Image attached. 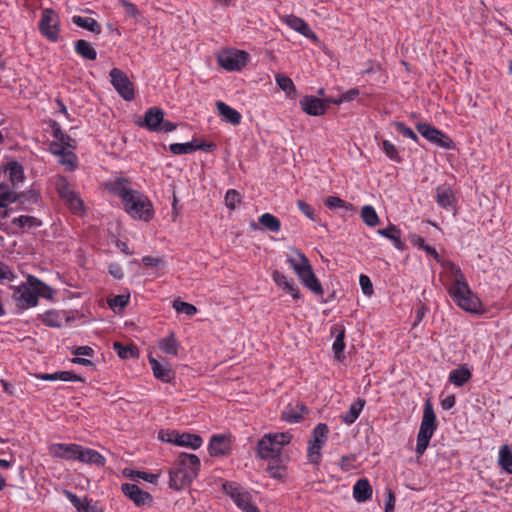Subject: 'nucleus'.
Instances as JSON below:
<instances>
[{"mask_svg":"<svg viewBox=\"0 0 512 512\" xmlns=\"http://www.w3.org/2000/svg\"><path fill=\"white\" fill-rule=\"evenodd\" d=\"M297 207L307 218L315 220L314 210L308 203L303 200H298Z\"/></svg>","mask_w":512,"mask_h":512,"instance_id":"774afa93","label":"nucleus"},{"mask_svg":"<svg viewBox=\"0 0 512 512\" xmlns=\"http://www.w3.org/2000/svg\"><path fill=\"white\" fill-rule=\"evenodd\" d=\"M372 486L366 478L358 479L353 485V497L359 503H364L372 497Z\"/></svg>","mask_w":512,"mask_h":512,"instance_id":"5701e85b","label":"nucleus"},{"mask_svg":"<svg viewBox=\"0 0 512 512\" xmlns=\"http://www.w3.org/2000/svg\"><path fill=\"white\" fill-rule=\"evenodd\" d=\"M361 218L363 222L369 227H375L380 222L379 216L375 208L371 205H365L362 207Z\"/></svg>","mask_w":512,"mask_h":512,"instance_id":"a19ab883","label":"nucleus"},{"mask_svg":"<svg viewBox=\"0 0 512 512\" xmlns=\"http://www.w3.org/2000/svg\"><path fill=\"white\" fill-rule=\"evenodd\" d=\"M325 205L331 210L343 209L345 211H350V212L354 211L353 204H351L337 196L327 197L325 199Z\"/></svg>","mask_w":512,"mask_h":512,"instance_id":"a18cd8bd","label":"nucleus"},{"mask_svg":"<svg viewBox=\"0 0 512 512\" xmlns=\"http://www.w3.org/2000/svg\"><path fill=\"white\" fill-rule=\"evenodd\" d=\"M59 15L51 8L43 9L38 24L40 33L50 42H57L60 36Z\"/></svg>","mask_w":512,"mask_h":512,"instance_id":"9d476101","label":"nucleus"},{"mask_svg":"<svg viewBox=\"0 0 512 512\" xmlns=\"http://www.w3.org/2000/svg\"><path fill=\"white\" fill-rule=\"evenodd\" d=\"M76 54L85 60H96L97 51L92 44L86 40L80 39L74 43Z\"/></svg>","mask_w":512,"mask_h":512,"instance_id":"2f4dec72","label":"nucleus"},{"mask_svg":"<svg viewBox=\"0 0 512 512\" xmlns=\"http://www.w3.org/2000/svg\"><path fill=\"white\" fill-rule=\"evenodd\" d=\"M282 418L288 423H298L303 419V415L293 409H286L282 413Z\"/></svg>","mask_w":512,"mask_h":512,"instance_id":"e2e57ef3","label":"nucleus"},{"mask_svg":"<svg viewBox=\"0 0 512 512\" xmlns=\"http://www.w3.org/2000/svg\"><path fill=\"white\" fill-rule=\"evenodd\" d=\"M109 76L112 86L125 101H132L135 98L134 85L122 70L113 68Z\"/></svg>","mask_w":512,"mask_h":512,"instance_id":"f8f14e48","label":"nucleus"},{"mask_svg":"<svg viewBox=\"0 0 512 512\" xmlns=\"http://www.w3.org/2000/svg\"><path fill=\"white\" fill-rule=\"evenodd\" d=\"M149 364L151 366L155 378L164 383H168L171 381L173 377V372L168 364H161L158 360H156L153 357H149Z\"/></svg>","mask_w":512,"mask_h":512,"instance_id":"a878e982","label":"nucleus"},{"mask_svg":"<svg viewBox=\"0 0 512 512\" xmlns=\"http://www.w3.org/2000/svg\"><path fill=\"white\" fill-rule=\"evenodd\" d=\"M176 445L180 447H186L192 450H197L203 445V439L198 434H192L187 432L178 433Z\"/></svg>","mask_w":512,"mask_h":512,"instance_id":"bb28decb","label":"nucleus"},{"mask_svg":"<svg viewBox=\"0 0 512 512\" xmlns=\"http://www.w3.org/2000/svg\"><path fill=\"white\" fill-rule=\"evenodd\" d=\"M222 489L242 512H260L253 503L252 495L236 482L223 483Z\"/></svg>","mask_w":512,"mask_h":512,"instance_id":"0eeeda50","label":"nucleus"},{"mask_svg":"<svg viewBox=\"0 0 512 512\" xmlns=\"http://www.w3.org/2000/svg\"><path fill=\"white\" fill-rule=\"evenodd\" d=\"M52 135L56 141L66 145V147L71 149L75 147V140L66 134L57 123L52 126Z\"/></svg>","mask_w":512,"mask_h":512,"instance_id":"09e8293b","label":"nucleus"},{"mask_svg":"<svg viewBox=\"0 0 512 512\" xmlns=\"http://www.w3.org/2000/svg\"><path fill=\"white\" fill-rule=\"evenodd\" d=\"M392 125L395 127L396 131L399 134H401L403 137L411 139L412 141H414L415 143L420 145V140H419V137L417 136V134L409 126H407L404 122L396 121V122H393Z\"/></svg>","mask_w":512,"mask_h":512,"instance_id":"864d4df0","label":"nucleus"},{"mask_svg":"<svg viewBox=\"0 0 512 512\" xmlns=\"http://www.w3.org/2000/svg\"><path fill=\"white\" fill-rule=\"evenodd\" d=\"M219 114L229 123L238 125L241 122V114L234 108L230 107L222 101L216 103Z\"/></svg>","mask_w":512,"mask_h":512,"instance_id":"c756f323","label":"nucleus"},{"mask_svg":"<svg viewBox=\"0 0 512 512\" xmlns=\"http://www.w3.org/2000/svg\"><path fill=\"white\" fill-rule=\"evenodd\" d=\"M302 110L311 116H321L326 113L327 106L325 101L316 96H304L300 100Z\"/></svg>","mask_w":512,"mask_h":512,"instance_id":"a211bd4d","label":"nucleus"},{"mask_svg":"<svg viewBox=\"0 0 512 512\" xmlns=\"http://www.w3.org/2000/svg\"><path fill=\"white\" fill-rule=\"evenodd\" d=\"M322 446H317L313 444H309L307 446V459L309 463L318 465L322 460Z\"/></svg>","mask_w":512,"mask_h":512,"instance_id":"4d7b16f0","label":"nucleus"},{"mask_svg":"<svg viewBox=\"0 0 512 512\" xmlns=\"http://www.w3.org/2000/svg\"><path fill=\"white\" fill-rule=\"evenodd\" d=\"M272 279L278 287L290 294L294 300L301 299L302 294L293 279L288 278L278 270L273 271Z\"/></svg>","mask_w":512,"mask_h":512,"instance_id":"6ab92c4d","label":"nucleus"},{"mask_svg":"<svg viewBox=\"0 0 512 512\" xmlns=\"http://www.w3.org/2000/svg\"><path fill=\"white\" fill-rule=\"evenodd\" d=\"M381 150L385 154V156L395 162L401 163L403 158L400 156L397 147L389 140L383 139L381 143H379Z\"/></svg>","mask_w":512,"mask_h":512,"instance_id":"ea45409f","label":"nucleus"},{"mask_svg":"<svg viewBox=\"0 0 512 512\" xmlns=\"http://www.w3.org/2000/svg\"><path fill=\"white\" fill-rule=\"evenodd\" d=\"M359 283H360L361 289L365 295L370 296L373 293V285L368 276L363 275V274L360 275Z\"/></svg>","mask_w":512,"mask_h":512,"instance_id":"338daca9","label":"nucleus"},{"mask_svg":"<svg viewBox=\"0 0 512 512\" xmlns=\"http://www.w3.org/2000/svg\"><path fill=\"white\" fill-rule=\"evenodd\" d=\"M18 199V195L9 186L0 184V218H5L8 206Z\"/></svg>","mask_w":512,"mask_h":512,"instance_id":"b1692460","label":"nucleus"},{"mask_svg":"<svg viewBox=\"0 0 512 512\" xmlns=\"http://www.w3.org/2000/svg\"><path fill=\"white\" fill-rule=\"evenodd\" d=\"M449 295L456 305L466 312L475 315H482L485 312L482 301L472 292L469 284L465 288L453 289Z\"/></svg>","mask_w":512,"mask_h":512,"instance_id":"423d86ee","label":"nucleus"},{"mask_svg":"<svg viewBox=\"0 0 512 512\" xmlns=\"http://www.w3.org/2000/svg\"><path fill=\"white\" fill-rule=\"evenodd\" d=\"M44 325L52 328H60L68 321L64 312L50 310L46 311L41 318Z\"/></svg>","mask_w":512,"mask_h":512,"instance_id":"c85d7f7f","label":"nucleus"},{"mask_svg":"<svg viewBox=\"0 0 512 512\" xmlns=\"http://www.w3.org/2000/svg\"><path fill=\"white\" fill-rule=\"evenodd\" d=\"M54 184L55 189L62 200L68 197L74 191L71 188L69 181L64 176L58 175L55 178Z\"/></svg>","mask_w":512,"mask_h":512,"instance_id":"de8ad7c7","label":"nucleus"},{"mask_svg":"<svg viewBox=\"0 0 512 512\" xmlns=\"http://www.w3.org/2000/svg\"><path fill=\"white\" fill-rule=\"evenodd\" d=\"M164 112L158 107L149 108L141 121L137 124L151 132H161Z\"/></svg>","mask_w":512,"mask_h":512,"instance_id":"4468645a","label":"nucleus"},{"mask_svg":"<svg viewBox=\"0 0 512 512\" xmlns=\"http://www.w3.org/2000/svg\"><path fill=\"white\" fill-rule=\"evenodd\" d=\"M241 200V194L235 189L227 190L224 197L225 205L229 210H234Z\"/></svg>","mask_w":512,"mask_h":512,"instance_id":"6e6d98bb","label":"nucleus"},{"mask_svg":"<svg viewBox=\"0 0 512 512\" xmlns=\"http://www.w3.org/2000/svg\"><path fill=\"white\" fill-rule=\"evenodd\" d=\"M12 223L21 229L35 228L41 225V222L33 216L20 215L12 220Z\"/></svg>","mask_w":512,"mask_h":512,"instance_id":"603ef678","label":"nucleus"},{"mask_svg":"<svg viewBox=\"0 0 512 512\" xmlns=\"http://www.w3.org/2000/svg\"><path fill=\"white\" fill-rule=\"evenodd\" d=\"M377 233L389 239L397 250L402 251L405 249V243L401 239V231L397 226L391 224L387 228L377 230Z\"/></svg>","mask_w":512,"mask_h":512,"instance_id":"393cba45","label":"nucleus"},{"mask_svg":"<svg viewBox=\"0 0 512 512\" xmlns=\"http://www.w3.org/2000/svg\"><path fill=\"white\" fill-rule=\"evenodd\" d=\"M437 429V419L430 399L424 403L423 416L417 434L416 453L422 456Z\"/></svg>","mask_w":512,"mask_h":512,"instance_id":"20e7f679","label":"nucleus"},{"mask_svg":"<svg viewBox=\"0 0 512 512\" xmlns=\"http://www.w3.org/2000/svg\"><path fill=\"white\" fill-rule=\"evenodd\" d=\"M344 338H345V329L344 328H340L338 330V333L335 336V339H334V342H333V345H332V350H333V353H334V357L338 361H342L345 358V355H344V349H345Z\"/></svg>","mask_w":512,"mask_h":512,"instance_id":"58836bf2","label":"nucleus"},{"mask_svg":"<svg viewBox=\"0 0 512 512\" xmlns=\"http://www.w3.org/2000/svg\"><path fill=\"white\" fill-rule=\"evenodd\" d=\"M172 307L175 309L177 313H182L187 316H193L198 312L196 306L181 300H174L172 303Z\"/></svg>","mask_w":512,"mask_h":512,"instance_id":"5fc2aeb1","label":"nucleus"},{"mask_svg":"<svg viewBox=\"0 0 512 512\" xmlns=\"http://www.w3.org/2000/svg\"><path fill=\"white\" fill-rule=\"evenodd\" d=\"M208 452L212 457L228 455L231 452L230 437L223 434L212 435L208 445Z\"/></svg>","mask_w":512,"mask_h":512,"instance_id":"f3484780","label":"nucleus"},{"mask_svg":"<svg viewBox=\"0 0 512 512\" xmlns=\"http://www.w3.org/2000/svg\"><path fill=\"white\" fill-rule=\"evenodd\" d=\"M355 460L356 457L353 454L342 456L340 459L339 466L343 471L348 472L354 468L353 463L355 462Z\"/></svg>","mask_w":512,"mask_h":512,"instance_id":"0e129e2a","label":"nucleus"},{"mask_svg":"<svg viewBox=\"0 0 512 512\" xmlns=\"http://www.w3.org/2000/svg\"><path fill=\"white\" fill-rule=\"evenodd\" d=\"M291 440L292 434L289 432L265 434L257 443V456L264 460L277 458Z\"/></svg>","mask_w":512,"mask_h":512,"instance_id":"39448f33","label":"nucleus"},{"mask_svg":"<svg viewBox=\"0 0 512 512\" xmlns=\"http://www.w3.org/2000/svg\"><path fill=\"white\" fill-rule=\"evenodd\" d=\"M201 462L197 455L181 453L169 472V487L174 490H181L189 486L198 476Z\"/></svg>","mask_w":512,"mask_h":512,"instance_id":"7ed1b4c3","label":"nucleus"},{"mask_svg":"<svg viewBox=\"0 0 512 512\" xmlns=\"http://www.w3.org/2000/svg\"><path fill=\"white\" fill-rule=\"evenodd\" d=\"M76 461L103 467L106 464L105 457L98 451L79 445Z\"/></svg>","mask_w":512,"mask_h":512,"instance_id":"aec40b11","label":"nucleus"},{"mask_svg":"<svg viewBox=\"0 0 512 512\" xmlns=\"http://www.w3.org/2000/svg\"><path fill=\"white\" fill-rule=\"evenodd\" d=\"M498 464L507 473L512 474V451L508 445H503L500 447Z\"/></svg>","mask_w":512,"mask_h":512,"instance_id":"4c0bfd02","label":"nucleus"},{"mask_svg":"<svg viewBox=\"0 0 512 512\" xmlns=\"http://www.w3.org/2000/svg\"><path fill=\"white\" fill-rule=\"evenodd\" d=\"M63 493L78 512H89L91 505L87 499L82 501L77 495L69 490H64Z\"/></svg>","mask_w":512,"mask_h":512,"instance_id":"8fccbe9b","label":"nucleus"},{"mask_svg":"<svg viewBox=\"0 0 512 512\" xmlns=\"http://www.w3.org/2000/svg\"><path fill=\"white\" fill-rule=\"evenodd\" d=\"M13 290L12 298L16 306L21 310H27L37 306L39 297L52 299L54 290L39 278L28 275L25 282L18 286H10Z\"/></svg>","mask_w":512,"mask_h":512,"instance_id":"f03ea898","label":"nucleus"},{"mask_svg":"<svg viewBox=\"0 0 512 512\" xmlns=\"http://www.w3.org/2000/svg\"><path fill=\"white\" fill-rule=\"evenodd\" d=\"M435 201L440 208L448 212L454 211L457 204L455 192L448 184H442L436 187Z\"/></svg>","mask_w":512,"mask_h":512,"instance_id":"ddd939ff","label":"nucleus"},{"mask_svg":"<svg viewBox=\"0 0 512 512\" xmlns=\"http://www.w3.org/2000/svg\"><path fill=\"white\" fill-rule=\"evenodd\" d=\"M365 406V400L359 398L357 401L353 402L348 411L340 416L343 423L347 425L353 424L361 414L363 408Z\"/></svg>","mask_w":512,"mask_h":512,"instance_id":"7c9ffc66","label":"nucleus"},{"mask_svg":"<svg viewBox=\"0 0 512 512\" xmlns=\"http://www.w3.org/2000/svg\"><path fill=\"white\" fill-rule=\"evenodd\" d=\"M303 285L308 288L310 291H312L317 296H323L324 289L322 287L321 282L316 277L315 274H312L307 281L303 283Z\"/></svg>","mask_w":512,"mask_h":512,"instance_id":"bf43d9fd","label":"nucleus"},{"mask_svg":"<svg viewBox=\"0 0 512 512\" xmlns=\"http://www.w3.org/2000/svg\"><path fill=\"white\" fill-rule=\"evenodd\" d=\"M169 151L174 155L191 154L196 151L195 142L172 143L169 146Z\"/></svg>","mask_w":512,"mask_h":512,"instance_id":"3c124183","label":"nucleus"},{"mask_svg":"<svg viewBox=\"0 0 512 512\" xmlns=\"http://www.w3.org/2000/svg\"><path fill=\"white\" fill-rule=\"evenodd\" d=\"M5 173H7L10 181L16 185L24 180V170L21 164L17 161H10L5 166Z\"/></svg>","mask_w":512,"mask_h":512,"instance_id":"f704fd0d","label":"nucleus"},{"mask_svg":"<svg viewBox=\"0 0 512 512\" xmlns=\"http://www.w3.org/2000/svg\"><path fill=\"white\" fill-rule=\"evenodd\" d=\"M107 192L120 198L124 211L133 219L148 222L153 218L152 202L146 195L132 188L129 179L115 177L104 184Z\"/></svg>","mask_w":512,"mask_h":512,"instance_id":"f257e3e1","label":"nucleus"},{"mask_svg":"<svg viewBox=\"0 0 512 512\" xmlns=\"http://www.w3.org/2000/svg\"><path fill=\"white\" fill-rule=\"evenodd\" d=\"M216 58L218 64L223 69L239 72L246 67L249 61V54L243 50L230 48L220 51Z\"/></svg>","mask_w":512,"mask_h":512,"instance_id":"1a4fd4ad","label":"nucleus"},{"mask_svg":"<svg viewBox=\"0 0 512 512\" xmlns=\"http://www.w3.org/2000/svg\"><path fill=\"white\" fill-rule=\"evenodd\" d=\"M59 157V163L64 165L66 170L74 171L78 167V158L72 149H67Z\"/></svg>","mask_w":512,"mask_h":512,"instance_id":"49530a36","label":"nucleus"},{"mask_svg":"<svg viewBox=\"0 0 512 512\" xmlns=\"http://www.w3.org/2000/svg\"><path fill=\"white\" fill-rule=\"evenodd\" d=\"M328 434H329L328 426L325 423H318L314 427V429L312 431L311 438L308 441V443L323 447L327 441Z\"/></svg>","mask_w":512,"mask_h":512,"instance_id":"72a5a7b5","label":"nucleus"},{"mask_svg":"<svg viewBox=\"0 0 512 512\" xmlns=\"http://www.w3.org/2000/svg\"><path fill=\"white\" fill-rule=\"evenodd\" d=\"M259 223L267 230L278 233L281 229L280 220L271 213H264L259 217Z\"/></svg>","mask_w":512,"mask_h":512,"instance_id":"37998d69","label":"nucleus"},{"mask_svg":"<svg viewBox=\"0 0 512 512\" xmlns=\"http://www.w3.org/2000/svg\"><path fill=\"white\" fill-rule=\"evenodd\" d=\"M78 447L79 444L76 443H52L48 451L52 457L76 461Z\"/></svg>","mask_w":512,"mask_h":512,"instance_id":"2eb2a0df","label":"nucleus"},{"mask_svg":"<svg viewBox=\"0 0 512 512\" xmlns=\"http://www.w3.org/2000/svg\"><path fill=\"white\" fill-rule=\"evenodd\" d=\"M471 377H472V373H471L470 369L465 365H461L458 368L450 371L448 380L453 385H455L457 387H461L465 383H467Z\"/></svg>","mask_w":512,"mask_h":512,"instance_id":"cd10ccee","label":"nucleus"},{"mask_svg":"<svg viewBox=\"0 0 512 512\" xmlns=\"http://www.w3.org/2000/svg\"><path fill=\"white\" fill-rule=\"evenodd\" d=\"M118 3L128 17L137 20L141 16L140 10L134 3L128 0H118Z\"/></svg>","mask_w":512,"mask_h":512,"instance_id":"13d9d810","label":"nucleus"},{"mask_svg":"<svg viewBox=\"0 0 512 512\" xmlns=\"http://www.w3.org/2000/svg\"><path fill=\"white\" fill-rule=\"evenodd\" d=\"M129 301V296L126 295H118L115 296L112 300H110L109 305L112 309H122L124 308Z\"/></svg>","mask_w":512,"mask_h":512,"instance_id":"69168bd1","label":"nucleus"},{"mask_svg":"<svg viewBox=\"0 0 512 512\" xmlns=\"http://www.w3.org/2000/svg\"><path fill=\"white\" fill-rule=\"evenodd\" d=\"M286 262L297 276L311 267V264L305 254L297 249L287 255Z\"/></svg>","mask_w":512,"mask_h":512,"instance_id":"412c9836","label":"nucleus"},{"mask_svg":"<svg viewBox=\"0 0 512 512\" xmlns=\"http://www.w3.org/2000/svg\"><path fill=\"white\" fill-rule=\"evenodd\" d=\"M159 348L169 355H177L179 343L174 335V333H170L168 336L161 338L159 340Z\"/></svg>","mask_w":512,"mask_h":512,"instance_id":"e433bc0d","label":"nucleus"},{"mask_svg":"<svg viewBox=\"0 0 512 512\" xmlns=\"http://www.w3.org/2000/svg\"><path fill=\"white\" fill-rule=\"evenodd\" d=\"M440 266L442 268L440 279L447 288L448 294H450L453 289L465 288L466 285H468L465 275L457 264L451 260L445 259L441 262Z\"/></svg>","mask_w":512,"mask_h":512,"instance_id":"6e6552de","label":"nucleus"},{"mask_svg":"<svg viewBox=\"0 0 512 512\" xmlns=\"http://www.w3.org/2000/svg\"><path fill=\"white\" fill-rule=\"evenodd\" d=\"M284 23L306 38L317 39L316 34L312 31L310 26L300 17L288 15L284 18Z\"/></svg>","mask_w":512,"mask_h":512,"instance_id":"4be33fe9","label":"nucleus"},{"mask_svg":"<svg viewBox=\"0 0 512 512\" xmlns=\"http://www.w3.org/2000/svg\"><path fill=\"white\" fill-rule=\"evenodd\" d=\"M178 433L175 430H161L159 432L158 438L162 442L170 443L176 445V439H178Z\"/></svg>","mask_w":512,"mask_h":512,"instance_id":"680f3d73","label":"nucleus"},{"mask_svg":"<svg viewBox=\"0 0 512 512\" xmlns=\"http://www.w3.org/2000/svg\"><path fill=\"white\" fill-rule=\"evenodd\" d=\"M275 81L278 87L286 93L287 97L294 98L296 96V86L290 77L281 73H277L275 75Z\"/></svg>","mask_w":512,"mask_h":512,"instance_id":"c9c22d12","label":"nucleus"},{"mask_svg":"<svg viewBox=\"0 0 512 512\" xmlns=\"http://www.w3.org/2000/svg\"><path fill=\"white\" fill-rule=\"evenodd\" d=\"M113 349L121 359L138 357V350L134 345L124 346L120 342H114Z\"/></svg>","mask_w":512,"mask_h":512,"instance_id":"c03bdc74","label":"nucleus"},{"mask_svg":"<svg viewBox=\"0 0 512 512\" xmlns=\"http://www.w3.org/2000/svg\"><path fill=\"white\" fill-rule=\"evenodd\" d=\"M72 22L76 26L96 34H100L102 31L101 25L91 17L75 15L72 17Z\"/></svg>","mask_w":512,"mask_h":512,"instance_id":"473e14b6","label":"nucleus"},{"mask_svg":"<svg viewBox=\"0 0 512 512\" xmlns=\"http://www.w3.org/2000/svg\"><path fill=\"white\" fill-rule=\"evenodd\" d=\"M416 129L422 137L438 147L449 150L455 146L453 140L447 134L428 123L419 122L416 124Z\"/></svg>","mask_w":512,"mask_h":512,"instance_id":"9b49d317","label":"nucleus"},{"mask_svg":"<svg viewBox=\"0 0 512 512\" xmlns=\"http://www.w3.org/2000/svg\"><path fill=\"white\" fill-rule=\"evenodd\" d=\"M16 274L13 270L4 262L0 261V283L4 281H13L16 279Z\"/></svg>","mask_w":512,"mask_h":512,"instance_id":"052dcab7","label":"nucleus"},{"mask_svg":"<svg viewBox=\"0 0 512 512\" xmlns=\"http://www.w3.org/2000/svg\"><path fill=\"white\" fill-rule=\"evenodd\" d=\"M121 490L123 494L138 507L144 506L152 501V496L136 484L124 483L121 486Z\"/></svg>","mask_w":512,"mask_h":512,"instance_id":"dca6fc26","label":"nucleus"},{"mask_svg":"<svg viewBox=\"0 0 512 512\" xmlns=\"http://www.w3.org/2000/svg\"><path fill=\"white\" fill-rule=\"evenodd\" d=\"M69 210L77 215H81L84 212L83 202L79 195L73 191L68 197L62 200Z\"/></svg>","mask_w":512,"mask_h":512,"instance_id":"79ce46f5","label":"nucleus"}]
</instances>
